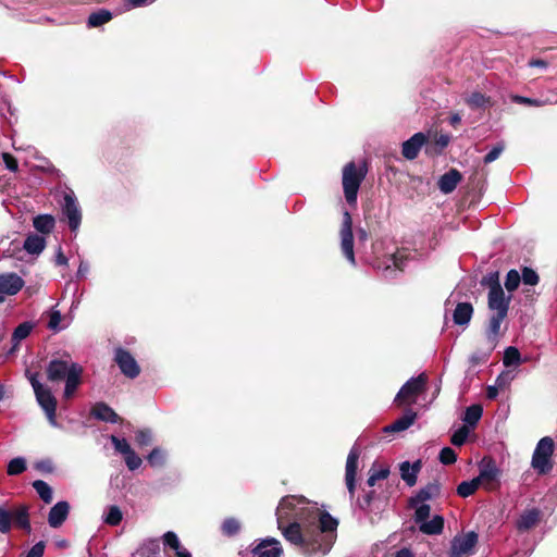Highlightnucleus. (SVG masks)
Segmentation results:
<instances>
[{
  "label": "nucleus",
  "instance_id": "obj_1",
  "mask_svg": "<svg viewBox=\"0 0 557 557\" xmlns=\"http://www.w3.org/2000/svg\"><path fill=\"white\" fill-rule=\"evenodd\" d=\"M285 540L300 548L305 555H325L333 545L332 532L336 529H322L321 523L289 521L278 528Z\"/></svg>",
  "mask_w": 557,
  "mask_h": 557
},
{
  "label": "nucleus",
  "instance_id": "obj_2",
  "mask_svg": "<svg viewBox=\"0 0 557 557\" xmlns=\"http://www.w3.org/2000/svg\"><path fill=\"white\" fill-rule=\"evenodd\" d=\"M278 528L289 521L302 523H321L322 529H336L337 520L330 513L321 511L315 505L310 504L305 497L285 496L276 508Z\"/></svg>",
  "mask_w": 557,
  "mask_h": 557
},
{
  "label": "nucleus",
  "instance_id": "obj_3",
  "mask_svg": "<svg viewBox=\"0 0 557 557\" xmlns=\"http://www.w3.org/2000/svg\"><path fill=\"white\" fill-rule=\"evenodd\" d=\"M46 373L47 379L52 383L65 382L63 397L70 399L82 383L83 368L66 356L50 360Z\"/></svg>",
  "mask_w": 557,
  "mask_h": 557
},
{
  "label": "nucleus",
  "instance_id": "obj_4",
  "mask_svg": "<svg viewBox=\"0 0 557 557\" xmlns=\"http://www.w3.org/2000/svg\"><path fill=\"white\" fill-rule=\"evenodd\" d=\"M25 375L28 379V381L34 389L37 403L45 411V413L49 420V423L52 426H57L58 425L57 419H55L57 399L52 395L51 389L48 386L44 385L38 380V373H33L30 371H26Z\"/></svg>",
  "mask_w": 557,
  "mask_h": 557
},
{
  "label": "nucleus",
  "instance_id": "obj_5",
  "mask_svg": "<svg viewBox=\"0 0 557 557\" xmlns=\"http://www.w3.org/2000/svg\"><path fill=\"white\" fill-rule=\"evenodd\" d=\"M554 441L549 436L541 438L533 451L531 467L540 474L544 475L553 469Z\"/></svg>",
  "mask_w": 557,
  "mask_h": 557
},
{
  "label": "nucleus",
  "instance_id": "obj_6",
  "mask_svg": "<svg viewBox=\"0 0 557 557\" xmlns=\"http://www.w3.org/2000/svg\"><path fill=\"white\" fill-rule=\"evenodd\" d=\"M482 284H487L490 287L488 309L494 314L507 315L511 297L505 295L498 282L497 273L491 274L488 277H484Z\"/></svg>",
  "mask_w": 557,
  "mask_h": 557
},
{
  "label": "nucleus",
  "instance_id": "obj_7",
  "mask_svg": "<svg viewBox=\"0 0 557 557\" xmlns=\"http://www.w3.org/2000/svg\"><path fill=\"white\" fill-rule=\"evenodd\" d=\"M366 176L363 169H357L354 162L347 163L343 169V188L345 199L350 206L357 203L358 190Z\"/></svg>",
  "mask_w": 557,
  "mask_h": 557
},
{
  "label": "nucleus",
  "instance_id": "obj_8",
  "mask_svg": "<svg viewBox=\"0 0 557 557\" xmlns=\"http://www.w3.org/2000/svg\"><path fill=\"white\" fill-rule=\"evenodd\" d=\"M30 532V523L28 516V508L26 506H18L13 510H8L0 507V533L5 534L11 530L12 524Z\"/></svg>",
  "mask_w": 557,
  "mask_h": 557
},
{
  "label": "nucleus",
  "instance_id": "obj_9",
  "mask_svg": "<svg viewBox=\"0 0 557 557\" xmlns=\"http://www.w3.org/2000/svg\"><path fill=\"white\" fill-rule=\"evenodd\" d=\"M479 535L474 531L457 534L450 542L449 557H469L474 554Z\"/></svg>",
  "mask_w": 557,
  "mask_h": 557
},
{
  "label": "nucleus",
  "instance_id": "obj_10",
  "mask_svg": "<svg viewBox=\"0 0 557 557\" xmlns=\"http://www.w3.org/2000/svg\"><path fill=\"white\" fill-rule=\"evenodd\" d=\"M426 380L428 377L424 373L418 375L417 377H411L397 393L395 401L398 405L416 403L418 395L425 388Z\"/></svg>",
  "mask_w": 557,
  "mask_h": 557
},
{
  "label": "nucleus",
  "instance_id": "obj_11",
  "mask_svg": "<svg viewBox=\"0 0 557 557\" xmlns=\"http://www.w3.org/2000/svg\"><path fill=\"white\" fill-rule=\"evenodd\" d=\"M339 235L343 255L351 264H356L354 252L352 219L348 211H345L343 214Z\"/></svg>",
  "mask_w": 557,
  "mask_h": 557
},
{
  "label": "nucleus",
  "instance_id": "obj_12",
  "mask_svg": "<svg viewBox=\"0 0 557 557\" xmlns=\"http://www.w3.org/2000/svg\"><path fill=\"white\" fill-rule=\"evenodd\" d=\"M360 447L358 445H354L347 456L346 467H345V482L347 490L349 492V496L352 499L356 491V474L358 468V459L360 457Z\"/></svg>",
  "mask_w": 557,
  "mask_h": 557
},
{
  "label": "nucleus",
  "instance_id": "obj_13",
  "mask_svg": "<svg viewBox=\"0 0 557 557\" xmlns=\"http://www.w3.org/2000/svg\"><path fill=\"white\" fill-rule=\"evenodd\" d=\"M500 474L499 468L493 459L484 458L479 465V475L475 478L480 485L486 490H492L498 481Z\"/></svg>",
  "mask_w": 557,
  "mask_h": 557
},
{
  "label": "nucleus",
  "instance_id": "obj_14",
  "mask_svg": "<svg viewBox=\"0 0 557 557\" xmlns=\"http://www.w3.org/2000/svg\"><path fill=\"white\" fill-rule=\"evenodd\" d=\"M62 212L67 219L71 231H77L82 222V211L73 191L66 193L64 195Z\"/></svg>",
  "mask_w": 557,
  "mask_h": 557
},
{
  "label": "nucleus",
  "instance_id": "obj_15",
  "mask_svg": "<svg viewBox=\"0 0 557 557\" xmlns=\"http://www.w3.org/2000/svg\"><path fill=\"white\" fill-rule=\"evenodd\" d=\"M114 361L125 376L135 379L139 375L140 367L129 351L123 348H116L114 352Z\"/></svg>",
  "mask_w": 557,
  "mask_h": 557
},
{
  "label": "nucleus",
  "instance_id": "obj_16",
  "mask_svg": "<svg viewBox=\"0 0 557 557\" xmlns=\"http://www.w3.org/2000/svg\"><path fill=\"white\" fill-rule=\"evenodd\" d=\"M24 286V281L15 273H7L0 275V302L7 296L17 294Z\"/></svg>",
  "mask_w": 557,
  "mask_h": 557
},
{
  "label": "nucleus",
  "instance_id": "obj_17",
  "mask_svg": "<svg viewBox=\"0 0 557 557\" xmlns=\"http://www.w3.org/2000/svg\"><path fill=\"white\" fill-rule=\"evenodd\" d=\"M251 553L253 557H281L283 549L277 540L269 537L262 540Z\"/></svg>",
  "mask_w": 557,
  "mask_h": 557
},
{
  "label": "nucleus",
  "instance_id": "obj_18",
  "mask_svg": "<svg viewBox=\"0 0 557 557\" xmlns=\"http://www.w3.org/2000/svg\"><path fill=\"white\" fill-rule=\"evenodd\" d=\"M506 317L507 315L494 313H492V315L490 317V323L485 334L490 351H492L498 343L500 336V324Z\"/></svg>",
  "mask_w": 557,
  "mask_h": 557
},
{
  "label": "nucleus",
  "instance_id": "obj_19",
  "mask_svg": "<svg viewBox=\"0 0 557 557\" xmlns=\"http://www.w3.org/2000/svg\"><path fill=\"white\" fill-rule=\"evenodd\" d=\"M425 143L426 136L423 133H416L403 144V156L408 160L416 159Z\"/></svg>",
  "mask_w": 557,
  "mask_h": 557
},
{
  "label": "nucleus",
  "instance_id": "obj_20",
  "mask_svg": "<svg viewBox=\"0 0 557 557\" xmlns=\"http://www.w3.org/2000/svg\"><path fill=\"white\" fill-rule=\"evenodd\" d=\"M70 505L67 502H58L49 511L48 522L52 528H59L67 518Z\"/></svg>",
  "mask_w": 557,
  "mask_h": 557
},
{
  "label": "nucleus",
  "instance_id": "obj_21",
  "mask_svg": "<svg viewBox=\"0 0 557 557\" xmlns=\"http://www.w3.org/2000/svg\"><path fill=\"white\" fill-rule=\"evenodd\" d=\"M422 467L421 460H417L413 463L404 461L399 465L400 476L408 486H413L417 483L418 473Z\"/></svg>",
  "mask_w": 557,
  "mask_h": 557
},
{
  "label": "nucleus",
  "instance_id": "obj_22",
  "mask_svg": "<svg viewBox=\"0 0 557 557\" xmlns=\"http://www.w3.org/2000/svg\"><path fill=\"white\" fill-rule=\"evenodd\" d=\"M416 419H417V413L412 410H408L401 418L397 419L392 424L384 426L383 432L384 433H396V432L405 431L414 423Z\"/></svg>",
  "mask_w": 557,
  "mask_h": 557
},
{
  "label": "nucleus",
  "instance_id": "obj_23",
  "mask_svg": "<svg viewBox=\"0 0 557 557\" xmlns=\"http://www.w3.org/2000/svg\"><path fill=\"white\" fill-rule=\"evenodd\" d=\"M461 181V174L459 171L451 169L443 174L438 180V188L444 194H449L457 187Z\"/></svg>",
  "mask_w": 557,
  "mask_h": 557
},
{
  "label": "nucleus",
  "instance_id": "obj_24",
  "mask_svg": "<svg viewBox=\"0 0 557 557\" xmlns=\"http://www.w3.org/2000/svg\"><path fill=\"white\" fill-rule=\"evenodd\" d=\"M540 516H541V512L539 509H530V510H525L524 512L521 513V516L519 517V519L517 520V529L520 531V532H525L532 528H534L537 522L540 521Z\"/></svg>",
  "mask_w": 557,
  "mask_h": 557
},
{
  "label": "nucleus",
  "instance_id": "obj_25",
  "mask_svg": "<svg viewBox=\"0 0 557 557\" xmlns=\"http://www.w3.org/2000/svg\"><path fill=\"white\" fill-rule=\"evenodd\" d=\"M91 413L95 418L101 421L117 423L120 417L117 413L104 403H98L94 406Z\"/></svg>",
  "mask_w": 557,
  "mask_h": 557
},
{
  "label": "nucleus",
  "instance_id": "obj_26",
  "mask_svg": "<svg viewBox=\"0 0 557 557\" xmlns=\"http://www.w3.org/2000/svg\"><path fill=\"white\" fill-rule=\"evenodd\" d=\"M473 314V307L470 302H459L453 314L454 322L458 325H467Z\"/></svg>",
  "mask_w": 557,
  "mask_h": 557
},
{
  "label": "nucleus",
  "instance_id": "obj_27",
  "mask_svg": "<svg viewBox=\"0 0 557 557\" xmlns=\"http://www.w3.org/2000/svg\"><path fill=\"white\" fill-rule=\"evenodd\" d=\"M444 518L442 516H434L431 520H426L419 525V530L423 534L437 535L443 532Z\"/></svg>",
  "mask_w": 557,
  "mask_h": 557
},
{
  "label": "nucleus",
  "instance_id": "obj_28",
  "mask_svg": "<svg viewBox=\"0 0 557 557\" xmlns=\"http://www.w3.org/2000/svg\"><path fill=\"white\" fill-rule=\"evenodd\" d=\"M440 494V484L437 482L429 483L426 486L422 487L414 498H412V505L417 503H424L436 497Z\"/></svg>",
  "mask_w": 557,
  "mask_h": 557
},
{
  "label": "nucleus",
  "instance_id": "obj_29",
  "mask_svg": "<svg viewBox=\"0 0 557 557\" xmlns=\"http://www.w3.org/2000/svg\"><path fill=\"white\" fill-rule=\"evenodd\" d=\"M33 225L38 232L49 234L54 228L55 220L50 214H39L34 218Z\"/></svg>",
  "mask_w": 557,
  "mask_h": 557
},
{
  "label": "nucleus",
  "instance_id": "obj_30",
  "mask_svg": "<svg viewBox=\"0 0 557 557\" xmlns=\"http://www.w3.org/2000/svg\"><path fill=\"white\" fill-rule=\"evenodd\" d=\"M46 247V240L39 235H29L24 242V249L32 255H39Z\"/></svg>",
  "mask_w": 557,
  "mask_h": 557
},
{
  "label": "nucleus",
  "instance_id": "obj_31",
  "mask_svg": "<svg viewBox=\"0 0 557 557\" xmlns=\"http://www.w3.org/2000/svg\"><path fill=\"white\" fill-rule=\"evenodd\" d=\"M483 413V408L481 405H472L468 407L465 411V416L462 418L465 425L468 428H474L476 423L480 421Z\"/></svg>",
  "mask_w": 557,
  "mask_h": 557
},
{
  "label": "nucleus",
  "instance_id": "obj_32",
  "mask_svg": "<svg viewBox=\"0 0 557 557\" xmlns=\"http://www.w3.org/2000/svg\"><path fill=\"white\" fill-rule=\"evenodd\" d=\"M34 325L30 322L21 323L12 334L13 348L11 351L15 350L18 344L25 339L32 332Z\"/></svg>",
  "mask_w": 557,
  "mask_h": 557
},
{
  "label": "nucleus",
  "instance_id": "obj_33",
  "mask_svg": "<svg viewBox=\"0 0 557 557\" xmlns=\"http://www.w3.org/2000/svg\"><path fill=\"white\" fill-rule=\"evenodd\" d=\"M112 18V13L108 10H99L97 12H94L89 15L88 17V26L89 27H99L106 23H108L109 21H111Z\"/></svg>",
  "mask_w": 557,
  "mask_h": 557
},
{
  "label": "nucleus",
  "instance_id": "obj_34",
  "mask_svg": "<svg viewBox=\"0 0 557 557\" xmlns=\"http://www.w3.org/2000/svg\"><path fill=\"white\" fill-rule=\"evenodd\" d=\"M33 487L39 495V497L46 503L49 504L52 500V488L42 480H36L33 482Z\"/></svg>",
  "mask_w": 557,
  "mask_h": 557
},
{
  "label": "nucleus",
  "instance_id": "obj_35",
  "mask_svg": "<svg viewBox=\"0 0 557 557\" xmlns=\"http://www.w3.org/2000/svg\"><path fill=\"white\" fill-rule=\"evenodd\" d=\"M388 474H389L388 467L376 468V466L373 465L372 468L369 471V478L367 480V483H368L369 486H373V485H375V483L379 480L386 479L388 476Z\"/></svg>",
  "mask_w": 557,
  "mask_h": 557
},
{
  "label": "nucleus",
  "instance_id": "obj_36",
  "mask_svg": "<svg viewBox=\"0 0 557 557\" xmlns=\"http://www.w3.org/2000/svg\"><path fill=\"white\" fill-rule=\"evenodd\" d=\"M504 366H519L521 363V355L518 348L509 346L506 348L503 358Z\"/></svg>",
  "mask_w": 557,
  "mask_h": 557
},
{
  "label": "nucleus",
  "instance_id": "obj_37",
  "mask_svg": "<svg viewBox=\"0 0 557 557\" xmlns=\"http://www.w3.org/2000/svg\"><path fill=\"white\" fill-rule=\"evenodd\" d=\"M466 101L473 109H483L491 103L490 98L481 92H472Z\"/></svg>",
  "mask_w": 557,
  "mask_h": 557
},
{
  "label": "nucleus",
  "instance_id": "obj_38",
  "mask_svg": "<svg viewBox=\"0 0 557 557\" xmlns=\"http://www.w3.org/2000/svg\"><path fill=\"white\" fill-rule=\"evenodd\" d=\"M479 486H481V485L478 482V480L474 478L470 481L461 482L457 487V493L461 497H469L479 488Z\"/></svg>",
  "mask_w": 557,
  "mask_h": 557
},
{
  "label": "nucleus",
  "instance_id": "obj_39",
  "mask_svg": "<svg viewBox=\"0 0 557 557\" xmlns=\"http://www.w3.org/2000/svg\"><path fill=\"white\" fill-rule=\"evenodd\" d=\"M221 531L226 536H234L240 531V522L235 518H227L222 522Z\"/></svg>",
  "mask_w": 557,
  "mask_h": 557
},
{
  "label": "nucleus",
  "instance_id": "obj_40",
  "mask_svg": "<svg viewBox=\"0 0 557 557\" xmlns=\"http://www.w3.org/2000/svg\"><path fill=\"white\" fill-rule=\"evenodd\" d=\"M123 515L121 509L113 505L110 506L104 513L103 520L109 525H117L122 521Z\"/></svg>",
  "mask_w": 557,
  "mask_h": 557
},
{
  "label": "nucleus",
  "instance_id": "obj_41",
  "mask_svg": "<svg viewBox=\"0 0 557 557\" xmlns=\"http://www.w3.org/2000/svg\"><path fill=\"white\" fill-rule=\"evenodd\" d=\"M407 259V253L404 250H398L394 255H392L388 259L389 263L386 265V271H389L392 267L396 270H403L405 265V261Z\"/></svg>",
  "mask_w": 557,
  "mask_h": 557
},
{
  "label": "nucleus",
  "instance_id": "obj_42",
  "mask_svg": "<svg viewBox=\"0 0 557 557\" xmlns=\"http://www.w3.org/2000/svg\"><path fill=\"white\" fill-rule=\"evenodd\" d=\"M26 470V461L22 457H16L10 460L8 465V474L9 475H17Z\"/></svg>",
  "mask_w": 557,
  "mask_h": 557
},
{
  "label": "nucleus",
  "instance_id": "obj_43",
  "mask_svg": "<svg viewBox=\"0 0 557 557\" xmlns=\"http://www.w3.org/2000/svg\"><path fill=\"white\" fill-rule=\"evenodd\" d=\"M147 459L151 467H162L165 462V453L160 448H153Z\"/></svg>",
  "mask_w": 557,
  "mask_h": 557
},
{
  "label": "nucleus",
  "instance_id": "obj_44",
  "mask_svg": "<svg viewBox=\"0 0 557 557\" xmlns=\"http://www.w3.org/2000/svg\"><path fill=\"white\" fill-rule=\"evenodd\" d=\"M521 282V276L517 270H510L506 275L505 287L508 292H513L518 288Z\"/></svg>",
  "mask_w": 557,
  "mask_h": 557
},
{
  "label": "nucleus",
  "instance_id": "obj_45",
  "mask_svg": "<svg viewBox=\"0 0 557 557\" xmlns=\"http://www.w3.org/2000/svg\"><path fill=\"white\" fill-rule=\"evenodd\" d=\"M160 550L159 542L157 540H150L145 543L140 549L143 557H157Z\"/></svg>",
  "mask_w": 557,
  "mask_h": 557
},
{
  "label": "nucleus",
  "instance_id": "obj_46",
  "mask_svg": "<svg viewBox=\"0 0 557 557\" xmlns=\"http://www.w3.org/2000/svg\"><path fill=\"white\" fill-rule=\"evenodd\" d=\"M470 433V429L468 425L460 426L457 431L451 435V444L455 446H461L467 441Z\"/></svg>",
  "mask_w": 557,
  "mask_h": 557
},
{
  "label": "nucleus",
  "instance_id": "obj_47",
  "mask_svg": "<svg viewBox=\"0 0 557 557\" xmlns=\"http://www.w3.org/2000/svg\"><path fill=\"white\" fill-rule=\"evenodd\" d=\"M110 441L113 444L115 450L122 454L123 456L133 450L125 438H119L115 435H111Z\"/></svg>",
  "mask_w": 557,
  "mask_h": 557
},
{
  "label": "nucleus",
  "instance_id": "obj_48",
  "mask_svg": "<svg viewBox=\"0 0 557 557\" xmlns=\"http://www.w3.org/2000/svg\"><path fill=\"white\" fill-rule=\"evenodd\" d=\"M431 512V507L428 504H421L416 508L414 512V521L417 524H421L422 522L429 520Z\"/></svg>",
  "mask_w": 557,
  "mask_h": 557
},
{
  "label": "nucleus",
  "instance_id": "obj_49",
  "mask_svg": "<svg viewBox=\"0 0 557 557\" xmlns=\"http://www.w3.org/2000/svg\"><path fill=\"white\" fill-rule=\"evenodd\" d=\"M521 276V281L523 282V284L525 285H531V286H534L539 283V275L537 273L531 269V268H523L522 270V275Z\"/></svg>",
  "mask_w": 557,
  "mask_h": 557
},
{
  "label": "nucleus",
  "instance_id": "obj_50",
  "mask_svg": "<svg viewBox=\"0 0 557 557\" xmlns=\"http://www.w3.org/2000/svg\"><path fill=\"white\" fill-rule=\"evenodd\" d=\"M124 459L127 468L132 471L138 469L143 463L141 458L134 450L126 454Z\"/></svg>",
  "mask_w": 557,
  "mask_h": 557
},
{
  "label": "nucleus",
  "instance_id": "obj_51",
  "mask_svg": "<svg viewBox=\"0 0 557 557\" xmlns=\"http://www.w3.org/2000/svg\"><path fill=\"white\" fill-rule=\"evenodd\" d=\"M505 149V144L504 143H498L496 146H494L484 157V163H492L494 162L495 160H497L499 158V156L502 154V152L504 151Z\"/></svg>",
  "mask_w": 557,
  "mask_h": 557
},
{
  "label": "nucleus",
  "instance_id": "obj_52",
  "mask_svg": "<svg viewBox=\"0 0 557 557\" xmlns=\"http://www.w3.org/2000/svg\"><path fill=\"white\" fill-rule=\"evenodd\" d=\"M457 455L450 447H444L440 453V461L444 465H451L456 462Z\"/></svg>",
  "mask_w": 557,
  "mask_h": 557
},
{
  "label": "nucleus",
  "instance_id": "obj_53",
  "mask_svg": "<svg viewBox=\"0 0 557 557\" xmlns=\"http://www.w3.org/2000/svg\"><path fill=\"white\" fill-rule=\"evenodd\" d=\"M61 320H62V315H61L60 311L53 310L50 313L48 327L52 331H60V330L64 329V326H60Z\"/></svg>",
  "mask_w": 557,
  "mask_h": 557
},
{
  "label": "nucleus",
  "instance_id": "obj_54",
  "mask_svg": "<svg viewBox=\"0 0 557 557\" xmlns=\"http://www.w3.org/2000/svg\"><path fill=\"white\" fill-rule=\"evenodd\" d=\"M163 542L165 546H169L173 550H175V548H180L181 545L177 535L172 531H169L163 535Z\"/></svg>",
  "mask_w": 557,
  "mask_h": 557
},
{
  "label": "nucleus",
  "instance_id": "obj_55",
  "mask_svg": "<svg viewBox=\"0 0 557 557\" xmlns=\"http://www.w3.org/2000/svg\"><path fill=\"white\" fill-rule=\"evenodd\" d=\"M152 441V434L149 430H140L136 433V442L140 446H148Z\"/></svg>",
  "mask_w": 557,
  "mask_h": 557
},
{
  "label": "nucleus",
  "instance_id": "obj_56",
  "mask_svg": "<svg viewBox=\"0 0 557 557\" xmlns=\"http://www.w3.org/2000/svg\"><path fill=\"white\" fill-rule=\"evenodd\" d=\"M2 160L5 164V168L11 172H16L18 170L17 160L10 153L3 152Z\"/></svg>",
  "mask_w": 557,
  "mask_h": 557
},
{
  "label": "nucleus",
  "instance_id": "obj_57",
  "mask_svg": "<svg viewBox=\"0 0 557 557\" xmlns=\"http://www.w3.org/2000/svg\"><path fill=\"white\" fill-rule=\"evenodd\" d=\"M45 550V543L42 541L36 543L30 550L27 553L26 557H42Z\"/></svg>",
  "mask_w": 557,
  "mask_h": 557
},
{
  "label": "nucleus",
  "instance_id": "obj_58",
  "mask_svg": "<svg viewBox=\"0 0 557 557\" xmlns=\"http://www.w3.org/2000/svg\"><path fill=\"white\" fill-rule=\"evenodd\" d=\"M449 141L450 136L447 134H440L435 137V145L440 148V150H443L445 147H447Z\"/></svg>",
  "mask_w": 557,
  "mask_h": 557
},
{
  "label": "nucleus",
  "instance_id": "obj_59",
  "mask_svg": "<svg viewBox=\"0 0 557 557\" xmlns=\"http://www.w3.org/2000/svg\"><path fill=\"white\" fill-rule=\"evenodd\" d=\"M513 100L518 103H523V104H529V106H543L544 104V102L541 100L525 98V97H521V96H516L513 98Z\"/></svg>",
  "mask_w": 557,
  "mask_h": 557
},
{
  "label": "nucleus",
  "instance_id": "obj_60",
  "mask_svg": "<svg viewBox=\"0 0 557 557\" xmlns=\"http://www.w3.org/2000/svg\"><path fill=\"white\" fill-rule=\"evenodd\" d=\"M88 272H89V264H88V262H86V261H83V260H82V261L79 262V265H78V269H77L76 276H77L78 278H84V277H86V275L88 274Z\"/></svg>",
  "mask_w": 557,
  "mask_h": 557
},
{
  "label": "nucleus",
  "instance_id": "obj_61",
  "mask_svg": "<svg viewBox=\"0 0 557 557\" xmlns=\"http://www.w3.org/2000/svg\"><path fill=\"white\" fill-rule=\"evenodd\" d=\"M55 264L58 265H66L67 258L63 255L61 247H59L57 256H55Z\"/></svg>",
  "mask_w": 557,
  "mask_h": 557
},
{
  "label": "nucleus",
  "instance_id": "obj_62",
  "mask_svg": "<svg viewBox=\"0 0 557 557\" xmlns=\"http://www.w3.org/2000/svg\"><path fill=\"white\" fill-rule=\"evenodd\" d=\"M498 395V389L496 386H488L486 391V397L488 399H495Z\"/></svg>",
  "mask_w": 557,
  "mask_h": 557
},
{
  "label": "nucleus",
  "instance_id": "obj_63",
  "mask_svg": "<svg viewBox=\"0 0 557 557\" xmlns=\"http://www.w3.org/2000/svg\"><path fill=\"white\" fill-rule=\"evenodd\" d=\"M174 552L176 554V557H191L190 553L182 545H180V548H175Z\"/></svg>",
  "mask_w": 557,
  "mask_h": 557
},
{
  "label": "nucleus",
  "instance_id": "obj_64",
  "mask_svg": "<svg viewBox=\"0 0 557 557\" xmlns=\"http://www.w3.org/2000/svg\"><path fill=\"white\" fill-rule=\"evenodd\" d=\"M395 557H413V554L408 548H401L396 553Z\"/></svg>",
  "mask_w": 557,
  "mask_h": 557
}]
</instances>
